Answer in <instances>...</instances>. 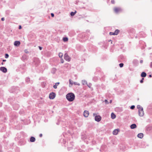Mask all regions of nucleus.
Wrapping results in <instances>:
<instances>
[{
	"label": "nucleus",
	"instance_id": "9d476101",
	"mask_svg": "<svg viewBox=\"0 0 152 152\" xmlns=\"http://www.w3.org/2000/svg\"><path fill=\"white\" fill-rule=\"evenodd\" d=\"M57 71L56 69L55 68H53L51 70V72L53 74H54Z\"/></svg>",
	"mask_w": 152,
	"mask_h": 152
},
{
	"label": "nucleus",
	"instance_id": "58836bf2",
	"mask_svg": "<svg viewBox=\"0 0 152 152\" xmlns=\"http://www.w3.org/2000/svg\"><path fill=\"white\" fill-rule=\"evenodd\" d=\"M52 17H53L54 16V14L53 13H51V14Z\"/></svg>",
	"mask_w": 152,
	"mask_h": 152
},
{
	"label": "nucleus",
	"instance_id": "6ab92c4d",
	"mask_svg": "<svg viewBox=\"0 0 152 152\" xmlns=\"http://www.w3.org/2000/svg\"><path fill=\"white\" fill-rule=\"evenodd\" d=\"M119 32V30L118 29H116L114 32L115 35H117L118 34Z\"/></svg>",
	"mask_w": 152,
	"mask_h": 152
},
{
	"label": "nucleus",
	"instance_id": "bb28decb",
	"mask_svg": "<svg viewBox=\"0 0 152 152\" xmlns=\"http://www.w3.org/2000/svg\"><path fill=\"white\" fill-rule=\"evenodd\" d=\"M30 78L28 77H27L26 79V82H28L30 81Z\"/></svg>",
	"mask_w": 152,
	"mask_h": 152
},
{
	"label": "nucleus",
	"instance_id": "5fc2aeb1",
	"mask_svg": "<svg viewBox=\"0 0 152 152\" xmlns=\"http://www.w3.org/2000/svg\"><path fill=\"white\" fill-rule=\"evenodd\" d=\"M3 63H1V64H2V65H3Z\"/></svg>",
	"mask_w": 152,
	"mask_h": 152
},
{
	"label": "nucleus",
	"instance_id": "de8ad7c7",
	"mask_svg": "<svg viewBox=\"0 0 152 152\" xmlns=\"http://www.w3.org/2000/svg\"><path fill=\"white\" fill-rule=\"evenodd\" d=\"M13 107H14V109L15 110H17L18 109V108H15L14 107V106Z\"/></svg>",
	"mask_w": 152,
	"mask_h": 152
},
{
	"label": "nucleus",
	"instance_id": "2f4dec72",
	"mask_svg": "<svg viewBox=\"0 0 152 152\" xmlns=\"http://www.w3.org/2000/svg\"><path fill=\"white\" fill-rule=\"evenodd\" d=\"M135 107V106L134 105H132L131 107H130V108L131 109H133Z\"/></svg>",
	"mask_w": 152,
	"mask_h": 152
},
{
	"label": "nucleus",
	"instance_id": "a211bd4d",
	"mask_svg": "<svg viewBox=\"0 0 152 152\" xmlns=\"http://www.w3.org/2000/svg\"><path fill=\"white\" fill-rule=\"evenodd\" d=\"M111 117L112 118L114 119L115 118L116 116V115L113 113H112L111 114Z\"/></svg>",
	"mask_w": 152,
	"mask_h": 152
},
{
	"label": "nucleus",
	"instance_id": "f704fd0d",
	"mask_svg": "<svg viewBox=\"0 0 152 152\" xmlns=\"http://www.w3.org/2000/svg\"><path fill=\"white\" fill-rule=\"evenodd\" d=\"M110 34L111 35H115V34L114 32H110Z\"/></svg>",
	"mask_w": 152,
	"mask_h": 152
},
{
	"label": "nucleus",
	"instance_id": "4d7b16f0",
	"mask_svg": "<svg viewBox=\"0 0 152 152\" xmlns=\"http://www.w3.org/2000/svg\"><path fill=\"white\" fill-rule=\"evenodd\" d=\"M0 152H2L1 151H0Z\"/></svg>",
	"mask_w": 152,
	"mask_h": 152
},
{
	"label": "nucleus",
	"instance_id": "7ed1b4c3",
	"mask_svg": "<svg viewBox=\"0 0 152 152\" xmlns=\"http://www.w3.org/2000/svg\"><path fill=\"white\" fill-rule=\"evenodd\" d=\"M139 115L140 116H143L144 115V112L143 110V108H142V109H140L138 110Z\"/></svg>",
	"mask_w": 152,
	"mask_h": 152
},
{
	"label": "nucleus",
	"instance_id": "37998d69",
	"mask_svg": "<svg viewBox=\"0 0 152 152\" xmlns=\"http://www.w3.org/2000/svg\"><path fill=\"white\" fill-rule=\"evenodd\" d=\"M1 20L2 21H4V18H1Z\"/></svg>",
	"mask_w": 152,
	"mask_h": 152
},
{
	"label": "nucleus",
	"instance_id": "c85d7f7f",
	"mask_svg": "<svg viewBox=\"0 0 152 152\" xmlns=\"http://www.w3.org/2000/svg\"><path fill=\"white\" fill-rule=\"evenodd\" d=\"M69 81L70 84H71L72 85L73 84V82H72V81L71 80L69 79Z\"/></svg>",
	"mask_w": 152,
	"mask_h": 152
},
{
	"label": "nucleus",
	"instance_id": "6e6d98bb",
	"mask_svg": "<svg viewBox=\"0 0 152 152\" xmlns=\"http://www.w3.org/2000/svg\"><path fill=\"white\" fill-rule=\"evenodd\" d=\"M95 115V114L94 113V115Z\"/></svg>",
	"mask_w": 152,
	"mask_h": 152
},
{
	"label": "nucleus",
	"instance_id": "c756f323",
	"mask_svg": "<svg viewBox=\"0 0 152 152\" xmlns=\"http://www.w3.org/2000/svg\"><path fill=\"white\" fill-rule=\"evenodd\" d=\"M119 66L120 67H122L124 66V64L122 63H121L119 64Z\"/></svg>",
	"mask_w": 152,
	"mask_h": 152
},
{
	"label": "nucleus",
	"instance_id": "39448f33",
	"mask_svg": "<svg viewBox=\"0 0 152 152\" xmlns=\"http://www.w3.org/2000/svg\"><path fill=\"white\" fill-rule=\"evenodd\" d=\"M101 119V117L99 115H96L95 117V120L97 122L100 121Z\"/></svg>",
	"mask_w": 152,
	"mask_h": 152
},
{
	"label": "nucleus",
	"instance_id": "ea45409f",
	"mask_svg": "<svg viewBox=\"0 0 152 152\" xmlns=\"http://www.w3.org/2000/svg\"><path fill=\"white\" fill-rule=\"evenodd\" d=\"M39 49L40 50H42V47H40V46H39Z\"/></svg>",
	"mask_w": 152,
	"mask_h": 152
},
{
	"label": "nucleus",
	"instance_id": "864d4df0",
	"mask_svg": "<svg viewBox=\"0 0 152 152\" xmlns=\"http://www.w3.org/2000/svg\"><path fill=\"white\" fill-rule=\"evenodd\" d=\"M111 102H112V100H110V102L111 103Z\"/></svg>",
	"mask_w": 152,
	"mask_h": 152
},
{
	"label": "nucleus",
	"instance_id": "6e6552de",
	"mask_svg": "<svg viewBox=\"0 0 152 152\" xmlns=\"http://www.w3.org/2000/svg\"><path fill=\"white\" fill-rule=\"evenodd\" d=\"M138 61L137 59H134L132 61L133 64L135 66H137L138 64Z\"/></svg>",
	"mask_w": 152,
	"mask_h": 152
},
{
	"label": "nucleus",
	"instance_id": "393cba45",
	"mask_svg": "<svg viewBox=\"0 0 152 152\" xmlns=\"http://www.w3.org/2000/svg\"><path fill=\"white\" fill-rule=\"evenodd\" d=\"M58 56L59 57L62 58L63 56V54L61 53H59L58 54Z\"/></svg>",
	"mask_w": 152,
	"mask_h": 152
},
{
	"label": "nucleus",
	"instance_id": "f03ea898",
	"mask_svg": "<svg viewBox=\"0 0 152 152\" xmlns=\"http://www.w3.org/2000/svg\"><path fill=\"white\" fill-rule=\"evenodd\" d=\"M64 59L68 61H70V58L68 55L67 53H65L64 55Z\"/></svg>",
	"mask_w": 152,
	"mask_h": 152
},
{
	"label": "nucleus",
	"instance_id": "c03bdc74",
	"mask_svg": "<svg viewBox=\"0 0 152 152\" xmlns=\"http://www.w3.org/2000/svg\"><path fill=\"white\" fill-rule=\"evenodd\" d=\"M143 60H140V63H141V64H142V63H143Z\"/></svg>",
	"mask_w": 152,
	"mask_h": 152
},
{
	"label": "nucleus",
	"instance_id": "20e7f679",
	"mask_svg": "<svg viewBox=\"0 0 152 152\" xmlns=\"http://www.w3.org/2000/svg\"><path fill=\"white\" fill-rule=\"evenodd\" d=\"M56 96V94L54 92L50 93L49 95V97L50 99H54Z\"/></svg>",
	"mask_w": 152,
	"mask_h": 152
},
{
	"label": "nucleus",
	"instance_id": "f3484780",
	"mask_svg": "<svg viewBox=\"0 0 152 152\" xmlns=\"http://www.w3.org/2000/svg\"><path fill=\"white\" fill-rule=\"evenodd\" d=\"M82 37L83 39H84L85 40H86L88 38H87V37H86V34H83L82 35Z\"/></svg>",
	"mask_w": 152,
	"mask_h": 152
},
{
	"label": "nucleus",
	"instance_id": "1a4fd4ad",
	"mask_svg": "<svg viewBox=\"0 0 152 152\" xmlns=\"http://www.w3.org/2000/svg\"><path fill=\"white\" fill-rule=\"evenodd\" d=\"M114 11L116 12H118L121 11V9L120 8H115L114 9Z\"/></svg>",
	"mask_w": 152,
	"mask_h": 152
},
{
	"label": "nucleus",
	"instance_id": "5701e85b",
	"mask_svg": "<svg viewBox=\"0 0 152 152\" xmlns=\"http://www.w3.org/2000/svg\"><path fill=\"white\" fill-rule=\"evenodd\" d=\"M77 12L76 11H75V12H72L70 13V15L71 16H73L75 15V14Z\"/></svg>",
	"mask_w": 152,
	"mask_h": 152
},
{
	"label": "nucleus",
	"instance_id": "aec40b11",
	"mask_svg": "<svg viewBox=\"0 0 152 152\" xmlns=\"http://www.w3.org/2000/svg\"><path fill=\"white\" fill-rule=\"evenodd\" d=\"M36 61H37V63H35V64H36L37 65H38L39 63V59L37 58H35V60L34 61V62H35Z\"/></svg>",
	"mask_w": 152,
	"mask_h": 152
},
{
	"label": "nucleus",
	"instance_id": "c9c22d12",
	"mask_svg": "<svg viewBox=\"0 0 152 152\" xmlns=\"http://www.w3.org/2000/svg\"><path fill=\"white\" fill-rule=\"evenodd\" d=\"M115 1L114 0H112L111 1V3L112 4H114L115 3Z\"/></svg>",
	"mask_w": 152,
	"mask_h": 152
},
{
	"label": "nucleus",
	"instance_id": "4c0bfd02",
	"mask_svg": "<svg viewBox=\"0 0 152 152\" xmlns=\"http://www.w3.org/2000/svg\"><path fill=\"white\" fill-rule=\"evenodd\" d=\"M64 60L62 58L61 59V63H64Z\"/></svg>",
	"mask_w": 152,
	"mask_h": 152
},
{
	"label": "nucleus",
	"instance_id": "f257e3e1",
	"mask_svg": "<svg viewBox=\"0 0 152 152\" xmlns=\"http://www.w3.org/2000/svg\"><path fill=\"white\" fill-rule=\"evenodd\" d=\"M75 95L72 93H70L67 94L66 95V97L67 100L69 102L73 101L75 98Z\"/></svg>",
	"mask_w": 152,
	"mask_h": 152
},
{
	"label": "nucleus",
	"instance_id": "7c9ffc66",
	"mask_svg": "<svg viewBox=\"0 0 152 152\" xmlns=\"http://www.w3.org/2000/svg\"><path fill=\"white\" fill-rule=\"evenodd\" d=\"M87 86L89 88H90L91 87L92 85L90 83H88V84H87Z\"/></svg>",
	"mask_w": 152,
	"mask_h": 152
},
{
	"label": "nucleus",
	"instance_id": "f8f14e48",
	"mask_svg": "<svg viewBox=\"0 0 152 152\" xmlns=\"http://www.w3.org/2000/svg\"><path fill=\"white\" fill-rule=\"evenodd\" d=\"M137 137H138L141 139L143 137V134L142 133H140L138 134V135H137Z\"/></svg>",
	"mask_w": 152,
	"mask_h": 152
},
{
	"label": "nucleus",
	"instance_id": "b1692460",
	"mask_svg": "<svg viewBox=\"0 0 152 152\" xmlns=\"http://www.w3.org/2000/svg\"><path fill=\"white\" fill-rule=\"evenodd\" d=\"M63 40L64 42H66L68 40V38L67 37H64L63 38Z\"/></svg>",
	"mask_w": 152,
	"mask_h": 152
},
{
	"label": "nucleus",
	"instance_id": "473e14b6",
	"mask_svg": "<svg viewBox=\"0 0 152 152\" xmlns=\"http://www.w3.org/2000/svg\"><path fill=\"white\" fill-rule=\"evenodd\" d=\"M24 52L26 53H29L28 51L27 50L25 49L24 50Z\"/></svg>",
	"mask_w": 152,
	"mask_h": 152
},
{
	"label": "nucleus",
	"instance_id": "dca6fc26",
	"mask_svg": "<svg viewBox=\"0 0 152 152\" xmlns=\"http://www.w3.org/2000/svg\"><path fill=\"white\" fill-rule=\"evenodd\" d=\"M118 130L117 129H115L113 132V134L114 135H116L118 134Z\"/></svg>",
	"mask_w": 152,
	"mask_h": 152
},
{
	"label": "nucleus",
	"instance_id": "79ce46f5",
	"mask_svg": "<svg viewBox=\"0 0 152 152\" xmlns=\"http://www.w3.org/2000/svg\"><path fill=\"white\" fill-rule=\"evenodd\" d=\"M150 66L151 67H152V62H151L150 64Z\"/></svg>",
	"mask_w": 152,
	"mask_h": 152
},
{
	"label": "nucleus",
	"instance_id": "3c124183",
	"mask_svg": "<svg viewBox=\"0 0 152 152\" xmlns=\"http://www.w3.org/2000/svg\"><path fill=\"white\" fill-rule=\"evenodd\" d=\"M77 85H78V86H79V85H80V84H79V83H78V84H77Z\"/></svg>",
	"mask_w": 152,
	"mask_h": 152
},
{
	"label": "nucleus",
	"instance_id": "2eb2a0df",
	"mask_svg": "<svg viewBox=\"0 0 152 152\" xmlns=\"http://www.w3.org/2000/svg\"><path fill=\"white\" fill-rule=\"evenodd\" d=\"M146 76V73L144 72H142L141 74V76L142 77H145Z\"/></svg>",
	"mask_w": 152,
	"mask_h": 152
},
{
	"label": "nucleus",
	"instance_id": "0eeeda50",
	"mask_svg": "<svg viewBox=\"0 0 152 152\" xmlns=\"http://www.w3.org/2000/svg\"><path fill=\"white\" fill-rule=\"evenodd\" d=\"M84 116L85 117H87L89 115V112L87 110L84 111L83 113Z\"/></svg>",
	"mask_w": 152,
	"mask_h": 152
},
{
	"label": "nucleus",
	"instance_id": "ddd939ff",
	"mask_svg": "<svg viewBox=\"0 0 152 152\" xmlns=\"http://www.w3.org/2000/svg\"><path fill=\"white\" fill-rule=\"evenodd\" d=\"M35 138L33 137H31L30 139V141L31 142H34L35 141Z\"/></svg>",
	"mask_w": 152,
	"mask_h": 152
},
{
	"label": "nucleus",
	"instance_id": "72a5a7b5",
	"mask_svg": "<svg viewBox=\"0 0 152 152\" xmlns=\"http://www.w3.org/2000/svg\"><path fill=\"white\" fill-rule=\"evenodd\" d=\"M144 79V78H142L141 80H140V82L141 83H142L143 82V80Z\"/></svg>",
	"mask_w": 152,
	"mask_h": 152
},
{
	"label": "nucleus",
	"instance_id": "603ef678",
	"mask_svg": "<svg viewBox=\"0 0 152 152\" xmlns=\"http://www.w3.org/2000/svg\"><path fill=\"white\" fill-rule=\"evenodd\" d=\"M20 114H22V113L21 111H20Z\"/></svg>",
	"mask_w": 152,
	"mask_h": 152
},
{
	"label": "nucleus",
	"instance_id": "13d9d810",
	"mask_svg": "<svg viewBox=\"0 0 152 152\" xmlns=\"http://www.w3.org/2000/svg\"><path fill=\"white\" fill-rule=\"evenodd\" d=\"M24 56H26V55H24Z\"/></svg>",
	"mask_w": 152,
	"mask_h": 152
},
{
	"label": "nucleus",
	"instance_id": "a18cd8bd",
	"mask_svg": "<svg viewBox=\"0 0 152 152\" xmlns=\"http://www.w3.org/2000/svg\"><path fill=\"white\" fill-rule=\"evenodd\" d=\"M42 136V134H39V136L40 137H41Z\"/></svg>",
	"mask_w": 152,
	"mask_h": 152
},
{
	"label": "nucleus",
	"instance_id": "cd10ccee",
	"mask_svg": "<svg viewBox=\"0 0 152 152\" xmlns=\"http://www.w3.org/2000/svg\"><path fill=\"white\" fill-rule=\"evenodd\" d=\"M9 56V55L8 54L6 53L5 54V58H8Z\"/></svg>",
	"mask_w": 152,
	"mask_h": 152
},
{
	"label": "nucleus",
	"instance_id": "4be33fe9",
	"mask_svg": "<svg viewBox=\"0 0 152 152\" xmlns=\"http://www.w3.org/2000/svg\"><path fill=\"white\" fill-rule=\"evenodd\" d=\"M82 83L83 84V85L85 84H87V81L85 80H82Z\"/></svg>",
	"mask_w": 152,
	"mask_h": 152
},
{
	"label": "nucleus",
	"instance_id": "412c9836",
	"mask_svg": "<svg viewBox=\"0 0 152 152\" xmlns=\"http://www.w3.org/2000/svg\"><path fill=\"white\" fill-rule=\"evenodd\" d=\"M59 84V82L56 83L55 85H54L53 88L55 89H56L57 88V86H58V85Z\"/></svg>",
	"mask_w": 152,
	"mask_h": 152
},
{
	"label": "nucleus",
	"instance_id": "9b49d317",
	"mask_svg": "<svg viewBox=\"0 0 152 152\" xmlns=\"http://www.w3.org/2000/svg\"><path fill=\"white\" fill-rule=\"evenodd\" d=\"M130 127L131 129H133L136 128L137 125L135 124H133L131 125Z\"/></svg>",
	"mask_w": 152,
	"mask_h": 152
},
{
	"label": "nucleus",
	"instance_id": "e433bc0d",
	"mask_svg": "<svg viewBox=\"0 0 152 152\" xmlns=\"http://www.w3.org/2000/svg\"><path fill=\"white\" fill-rule=\"evenodd\" d=\"M104 102H105L106 104H108V102L107 100L106 99L105 100Z\"/></svg>",
	"mask_w": 152,
	"mask_h": 152
},
{
	"label": "nucleus",
	"instance_id": "a19ab883",
	"mask_svg": "<svg viewBox=\"0 0 152 152\" xmlns=\"http://www.w3.org/2000/svg\"><path fill=\"white\" fill-rule=\"evenodd\" d=\"M21 28H22V27H21V26H20V25L19 26V29H21Z\"/></svg>",
	"mask_w": 152,
	"mask_h": 152
},
{
	"label": "nucleus",
	"instance_id": "09e8293b",
	"mask_svg": "<svg viewBox=\"0 0 152 152\" xmlns=\"http://www.w3.org/2000/svg\"><path fill=\"white\" fill-rule=\"evenodd\" d=\"M149 77H152V75H149Z\"/></svg>",
	"mask_w": 152,
	"mask_h": 152
},
{
	"label": "nucleus",
	"instance_id": "8fccbe9b",
	"mask_svg": "<svg viewBox=\"0 0 152 152\" xmlns=\"http://www.w3.org/2000/svg\"><path fill=\"white\" fill-rule=\"evenodd\" d=\"M3 62L6 61V60H3Z\"/></svg>",
	"mask_w": 152,
	"mask_h": 152
},
{
	"label": "nucleus",
	"instance_id": "49530a36",
	"mask_svg": "<svg viewBox=\"0 0 152 152\" xmlns=\"http://www.w3.org/2000/svg\"><path fill=\"white\" fill-rule=\"evenodd\" d=\"M73 83V84H75V85H77V83H76V82H74Z\"/></svg>",
	"mask_w": 152,
	"mask_h": 152
},
{
	"label": "nucleus",
	"instance_id": "a878e982",
	"mask_svg": "<svg viewBox=\"0 0 152 152\" xmlns=\"http://www.w3.org/2000/svg\"><path fill=\"white\" fill-rule=\"evenodd\" d=\"M137 108L138 109V110H139L140 109H142V108H143L140 105H137Z\"/></svg>",
	"mask_w": 152,
	"mask_h": 152
},
{
	"label": "nucleus",
	"instance_id": "423d86ee",
	"mask_svg": "<svg viewBox=\"0 0 152 152\" xmlns=\"http://www.w3.org/2000/svg\"><path fill=\"white\" fill-rule=\"evenodd\" d=\"M0 70L4 73H6L7 72V68L4 67H1L0 68Z\"/></svg>",
	"mask_w": 152,
	"mask_h": 152
},
{
	"label": "nucleus",
	"instance_id": "4468645a",
	"mask_svg": "<svg viewBox=\"0 0 152 152\" xmlns=\"http://www.w3.org/2000/svg\"><path fill=\"white\" fill-rule=\"evenodd\" d=\"M20 44V42L19 41H15L14 42V45L15 46H18Z\"/></svg>",
	"mask_w": 152,
	"mask_h": 152
}]
</instances>
